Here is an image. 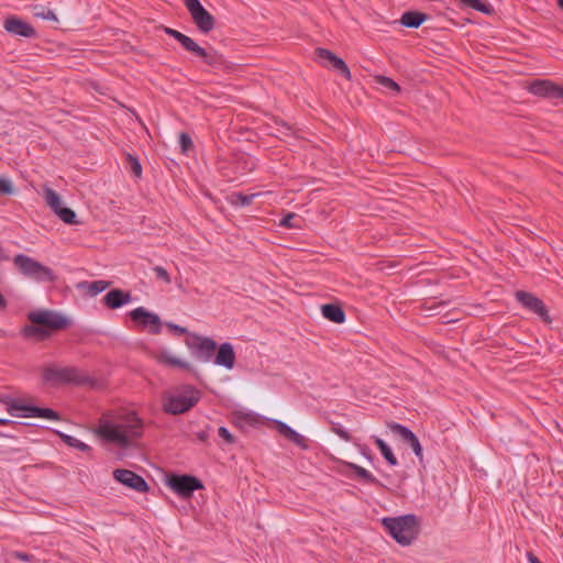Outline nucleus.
Returning a JSON list of instances; mask_svg holds the SVG:
<instances>
[{
  "label": "nucleus",
  "mask_w": 563,
  "mask_h": 563,
  "mask_svg": "<svg viewBox=\"0 0 563 563\" xmlns=\"http://www.w3.org/2000/svg\"><path fill=\"white\" fill-rule=\"evenodd\" d=\"M236 355L231 343L224 342L219 346L213 341V364L225 369H232L235 365Z\"/></svg>",
  "instance_id": "ddd939ff"
},
{
  "label": "nucleus",
  "mask_w": 563,
  "mask_h": 563,
  "mask_svg": "<svg viewBox=\"0 0 563 563\" xmlns=\"http://www.w3.org/2000/svg\"><path fill=\"white\" fill-rule=\"evenodd\" d=\"M347 466L350 470H352L354 472V474L358 478H361L365 483L372 484V485H382L380 482L371 472H368L364 467H362L357 464H354V463H349Z\"/></svg>",
  "instance_id": "a878e982"
},
{
  "label": "nucleus",
  "mask_w": 563,
  "mask_h": 563,
  "mask_svg": "<svg viewBox=\"0 0 563 563\" xmlns=\"http://www.w3.org/2000/svg\"><path fill=\"white\" fill-rule=\"evenodd\" d=\"M22 334L25 338L38 336L41 339H45L49 335V332L46 329H44L42 325H37V324L33 323V324L25 325L22 329Z\"/></svg>",
  "instance_id": "c756f323"
},
{
  "label": "nucleus",
  "mask_w": 563,
  "mask_h": 563,
  "mask_svg": "<svg viewBox=\"0 0 563 563\" xmlns=\"http://www.w3.org/2000/svg\"><path fill=\"white\" fill-rule=\"evenodd\" d=\"M382 525L393 539L402 547L410 545L419 536V519L413 514L385 517Z\"/></svg>",
  "instance_id": "f03ea898"
},
{
  "label": "nucleus",
  "mask_w": 563,
  "mask_h": 563,
  "mask_svg": "<svg viewBox=\"0 0 563 563\" xmlns=\"http://www.w3.org/2000/svg\"><path fill=\"white\" fill-rule=\"evenodd\" d=\"M9 413L12 417L44 418L53 421L60 420L59 413L51 408L24 405L21 401H11L9 405Z\"/></svg>",
  "instance_id": "0eeeda50"
},
{
  "label": "nucleus",
  "mask_w": 563,
  "mask_h": 563,
  "mask_svg": "<svg viewBox=\"0 0 563 563\" xmlns=\"http://www.w3.org/2000/svg\"><path fill=\"white\" fill-rule=\"evenodd\" d=\"M260 195V192L245 195L242 192L234 191L227 196V200L230 205L234 207H247L253 202L254 198Z\"/></svg>",
  "instance_id": "393cba45"
},
{
  "label": "nucleus",
  "mask_w": 563,
  "mask_h": 563,
  "mask_svg": "<svg viewBox=\"0 0 563 563\" xmlns=\"http://www.w3.org/2000/svg\"><path fill=\"white\" fill-rule=\"evenodd\" d=\"M3 27L9 34L14 36L32 38L36 35L35 29L30 23L15 15L7 18Z\"/></svg>",
  "instance_id": "dca6fc26"
},
{
  "label": "nucleus",
  "mask_w": 563,
  "mask_h": 563,
  "mask_svg": "<svg viewBox=\"0 0 563 563\" xmlns=\"http://www.w3.org/2000/svg\"><path fill=\"white\" fill-rule=\"evenodd\" d=\"M27 318L32 323L42 325L48 332L66 329L71 323L70 320L60 312L48 309L31 311Z\"/></svg>",
  "instance_id": "39448f33"
},
{
  "label": "nucleus",
  "mask_w": 563,
  "mask_h": 563,
  "mask_svg": "<svg viewBox=\"0 0 563 563\" xmlns=\"http://www.w3.org/2000/svg\"><path fill=\"white\" fill-rule=\"evenodd\" d=\"M388 427L390 431L398 435L405 443L416 435L409 428L397 422H391Z\"/></svg>",
  "instance_id": "c85d7f7f"
},
{
  "label": "nucleus",
  "mask_w": 563,
  "mask_h": 563,
  "mask_svg": "<svg viewBox=\"0 0 563 563\" xmlns=\"http://www.w3.org/2000/svg\"><path fill=\"white\" fill-rule=\"evenodd\" d=\"M529 563H542L532 552H527Z\"/></svg>",
  "instance_id": "3c124183"
},
{
  "label": "nucleus",
  "mask_w": 563,
  "mask_h": 563,
  "mask_svg": "<svg viewBox=\"0 0 563 563\" xmlns=\"http://www.w3.org/2000/svg\"><path fill=\"white\" fill-rule=\"evenodd\" d=\"M558 87L550 80L537 79L530 84L529 91L538 97L555 99Z\"/></svg>",
  "instance_id": "6ab92c4d"
},
{
  "label": "nucleus",
  "mask_w": 563,
  "mask_h": 563,
  "mask_svg": "<svg viewBox=\"0 0 563 563\" xmlns=\"http://www.w3.org/2000/svg\"><path fill=\"white\" fill-rule=\"evenodd\" d=\"M0 424L21 426L22 423L0 418Z\"/></svg>",
  "instance_id": "864d4df0"
},
{
  "label": "nucleus",
  "mask_w": 563,
  "mask_h": 563,
  "mask_svg": "<svg viewBox=\"0 0 563 563\" xmlns=\"http://www.w3.org/2000/svg\"><path fill=\"white\" fill-rule=\"evenodd\" d=\"M218 434L220 438H222L225 443L232 444L234 443V437L229 432V430L224 427H220L218 430Z\"/></svg>",
  "instance_id": "37998d69"
},
{
  "label": "nucleus",
  "mask_w": 563,
  "mask_h": 563,
  "mask_svg": "<svg viewBox=\"0 0 563 563\" xmlns=\"http://www.w3.org/2000/svg\"><path fill=\"white\" fill-rule=\"evenodd\" d=\"M300 222L301 220L297 214L289 212L280 219L279 225L288 229H299Z\"/></svg>",
  "instance_id": "c9c22d12"
},
{
  "label": "nucleus",
  "mask_w": 563,
  "mask_h": 563,
  "mask_svg": "<svg viewBox=\"0 0 563 563\" xmlns=\"http://www.w3.org/2000/svg\"><path fill=\"white\" fill-rule=\"evenodd\" d=\"M166 485L179 497L189 498L194 492L202 489V482L189 474H168L166 475Z\"/></svg>",
  "instance_id": "20e7f679"
},
{
  "label": "nucleus",
  "mask_w": 563,
  "mask_h": 563,
  "mask_svg": "<svg viewBox=\"0 0 563 563\" xmlns=\"http://www.w3.org/2000/svg\"><path fill=\"white\" fill-rule=\"evenodd\" d=\"M184 4L189 11L195 24L197 27L203 32L208 33L211 31V13H209L200 0H184Z\"/></svg>",
  "instance_id": "9b49d317"
},
{
  "label": "nucleus",
  "mask_w": 563,
  "mask_h": 563,
  "mask_svg": "<svg viewBox=\"0 0 563 563\" xmlns=\"http://www.w3.org/2000/svg\"><path fill=\"white\" fill-rule=\"evenodd\" d=\"M406 444L410 445L415 455L421 461L422 460V446L417 435L412 437Z\"/></svg>",
  "instance_id": "a19ab883"
},
{
  "label": "nucleus",
  "mask_w": 563,
  "mask_h": 563,
  "mask_svg": "<svg viewBox=\"0 0 563 563\" xmlns=\"http://www.w3.org/2000/svg\"><path fill=\"white\" fill-rule=\"evenodd\" d=\"M158 361L159 363L167 365L169 367L177 368L184 372H191V365L188 362L173 355L168 351L161 352L158 355Z\"/></svg>",
  "instance_id": "412c9836"
},
{
  "label": "nucleus",
  "mask_w": 563,
  "mask_h": 563,
  "mask_svg": "<svg viewBox=\"0 0 563 563\" xmlns=\"http://www.w3.org/2000/svg\"><path fill=\"white\" fill-rule=\"evenodd\" d=\"M516 300L529 311L536 313L544 323L549 324L552 322V318L549 313L544 302L531 292L518 290L516 292Z\"/></svg>",
  "instance_id": "1a4fd4ad"
},
{
  "label": "nucleus",
  "mask_w": 563,
  "mask_h": 563,
  "mask_svg": "<svg viewBox=\"0 0 563 563\" xmlns=\"http://www.w3.org/2000/svg\"><path fill=\"white\" fill-rule=\"evenodd\" d=\"M455 2L462 9H473L487 15H492L494 13L493 5L482 0H455Z\"/></svg>",
  "instance_id": "5701e85b"
},
{
  "label": "nucleus",
  "mask_w": 563,
  "mask_h": 563,
  "mask_svg": "<svg viewBox=\"0 0 563 563\" xmlns=\"http://www.w3.org/2000/svg\"><path fill=\"white\" fill-rule=\"evenodd\" d=\"M44 198L54 213L63 207L60 196L52 188L46 187L44 189Z\"/></svg>",
  "instance_id": "cd10ccee"
},
{
  "label": "nucleus",
  "mask_w": 563,
  "mask_h": 563,
  "mask_svg": "<svg viewBox=\"0 0 563 563\" xmlns=\"http://www.w3.org/2000/svg\"><path fill=\"white\" fill-rule=\"evenodd\" d=\"M374 442H375L376 446L378 448V450L380 451L384 459L387 461V463L390 466H396L398 464V461H397L396 456L394 455L389 445L378 437H374Z\"/></svg>",
  "instance_id": "bb28decb"
},
{
  "label": "nucleus",
  "mask_w": 563,
  "mask_h": 563,
  "mask_svg": "<svg viewBox=\"0 0 563 563\" xmlns=\"http://www.w3.org/2000/svg\"><path fill=\"white\" fill-rule=\"evenodd\" d=\"M314 53L321 63H329L334 70L339 71L346 79H351L350 68L342 58L323 47L316 48Z\"/></svg>",
  "instance_id": "2eb2a0df"
},
{
  "label": "nucleus",
  "mask_w": 563,
  "mask_h": 563,
  "mask_svg": "<svg viewBox=\"0 0 563 563\" xmlns=\"http://www.w3.org/2000/svg\"><path fill=\"white\" fill-rule=\"evenodd\" d=\"M131 301V292L120 288L109 290L102 298V303L110 309H119Z\"/></svg>",
  "instance_id": "a211bd4d"
},
{
  "label": "nucleus",
  "mask_w": 563,
  "mask_h": 563,
  "mask_svg": "<svg viewBox=\"0 0 563 563\" xmlns=\"http://www.w3.org/2000/svg\"><path fill=\"white\" fill-rule=\"evenodd\" d=\"M36 15L44 20H57L55 13L49 9H43L41 12H37Z\"/></svg>",
  "instance_id": "49530a36"
},
{
  "label": "nucleus",
  "mask_w": 563,
  "mask_h": 563,
  "mask_svg": "<svg viewBox=\"0 0 563 563\" xmlns=\"http://www.w3.org/2000/svg\"><path fill=\"white\" fill-rule=\"evenodd\" d=\"M331 431L346 442L352 440L351 434L338 422H331Z\"/></svg>",
  "instance_id": "58836bf2"
},
{
  "label": "nucleus",
  "mask_w": 563,
  "mask_h": 563,
  "mask_svg": "<svg viewBox=\"0 0 563 563\" xmlns=\"http://www.w3.org/2000/svg\"><path fill=\"white\" fill-rule=\"evenodd\" d=\"M555 99H563V88L560 86L558 87Z\"/></svg>",
  "instance_id": "6e6d98bb"
},
{
  "label": "nucleus",
  "mask_w": 563,
  "mask_h": 563,
  "mask_svg": "<svg viewBox=\"0 0 563 563\" xmlns=\"http://www.w3.org/2000/svg\"><path fill=\"white\" fill-rule=\"evenodd\" d=\"M558 5H559V8H560L561 10H563V0H559V1H558Z\"/></svg>",
  "instance_id": "13d9d810"
},
{
  "label": "nucleus",
  "mask_w": 563,
  "mask_h": 563,
  "mask_svg": "<svg viewBox=\"0 0 563 563\" xmlns=\"http://www.w3.org/2000/svg\"><path fill=\"white\" fill-rule=\"evenodd\" d=\"M130 318L142 329H147L152 334L161 332L162 322L157 314L147 311L144 307H137L130 311Z\"/></svg>",
  "instance_id": "9d476101"
},
{
  "label": "nucleus",
  "mask_w": 563,
  "mask_h": 563,
  "mask_svg": "<svg viewBox=\"0 0 563 563\" xmlns=\"http://www.w3.org/2000/svg\"><path fill=\"white\" fill-rule=\"evenodd\" d=\"M8 256L5 255L4 249L0 246V263L7 261Z\"/></svg>",
  "instance_id": "5fc2aeb1"
},
{
  "label": "nucleus",
  "mask_w": 563,
  "mask_h": 563,
  "mask_svg": "<svg viewBox=\"0 0 563 563\" xmlns=\"http://www.w3.org/2000/svg\"><path fill=\"white\" fill-rule=\"evenodd\" d=\"M125 168L129 169L135 177H141L142 166L137 157L128 153L125 154Z\"/></svg>",
  "instance_id": "473e14b6"
},
{
  "label": "nucleus",
  "mask_w": 563,
  "mask_h": 563,
  "mask_svg": "<svg viewBox=\"0 0 563 563\" xmlns=\"http://www.w3.org/2000/svg\"><path fill=\"white\" fill-rule=\"evenodd\" d=\"M165 33L168 34L169 36L174 37L178 43L181 41V38L185 35L181 32L170 29V27H165Z\"/></svg>",
  "instance_id": "de8ad7c7"
},
{
  "label": "nucleus",
  "mask_w": 563,
  "mask_h": 563,
  "mask_svg": "<svg viewBox=\"0 0 563 563\" xmlns=\"http://www.w3.org/2000/svg\"><path fill=\"white\" fill-rule=\"evenodd\" d=\"M427 20V14L419 11H406L402 13L400 23L410 29L419 27Z\"/></svg>",
  "instance_id": "b1692460"
},
{
  "label": "nucleus",
  "mask_w": 563,
  "mask_h": 563,
  "mask_svg": "<svg viewBox=\"0 0 563 563\" xmlns=\"http://www.w3.org/2000/svg\"><path fill=\"white\" fill-rule=\"evenodd\" d=\"M43 379L51 385H62L68 383H81L79 373L74 367L46 366L43 369Z\"/></svg>",
  "instance_id": "6e6552de"
},
{
  "label": "nucleus",
  "mask_w": 563,
  "mask_h": 563,
  "mask_svg": "<svg viewBox=\"0 0 563 563\" xmlns=\"http://www.w3.org/2000/svg\"><path fill=\"white\" fill-rule=\"evenodd\" d=\"M187 346L198 358L207 362L211 357V338L188 334L185 340Z\"/></svg>",
  "instance_id": "4468645a"
},
{
  "label": "nucleus",
  "mask_w": 563,
  "mask_h": 563,
  "mask_svg": "<svg viewBox=\"0 0 563 563\" xmlns=\"http://www.w3.org/2000/svg\"><path fill=\"white\" fill-rule=\"evenodd\" d=\"M213 70L214 69H222L225 73H230L234 68V64L231 62H228L222 55H218L213 52Z\"/></svg>",
  "instance_id": "f704fd0d"
},
{
  "label": "nucleus",
  "mask_w": 563,
  "mask_h": 563,
  "mask_svg": "<svg viewBox=\"0 0 563 563\" xmlns=\"http://www.w3.org/2000/svg\"><path fill=\"white\" fill-rule=\"evenodd\" d=\"M60 438L65 444L71 446V448H75L81 452H90L91 451V448L88 444H86L85 442L80 441L79 439H77L73 435L60 433Z\"/></svg>",
  "instance_id": "2f4dec72"
},
{
  "label": "nucleus",
  "mask_w": 563,
  "mask_h": 563,
  "mask_svg": "<svg viewBox=\"0 0 563 563\" xmlns=\"http://www.w3.org/2000/svg\"><path fill=\"white\" fill-rule=\"evenodd\" d=\"M197 401V391L194 388H188L167 397L164 400L163 407L167 413L180 415L194 407Z\"/></svg>",
  "instance_id": "423d86ee"
},
{
  "label": "nucleus",
  "mask_w": 563,
  "mask_h": 563,
  "mask_svg": "<svg viewBox=\"0 0 563 563\" xmlns=\"http://www.w3.org/2000/svg\"><path fill=\"white\" fill-rule=\"evenodd\" d=\"M321 313L327 320L341 324L345 321V312L340 305L324 303L321 306Z\"/></svg>",
  "instance_id": "aec40b11"
},
{
  "label": "nucleus",
  "mask_w": 563,
  "mask_h": 563,
  "mask_svg": "<svg viewBox=\"0 0 563 563\" xmlns=\"http://www.w3.org/2000/svg\"><path fill=\"white\" fill-rule=\"evenodd\" d=\"M110 282L108 280H93V282H86L82 284L84 287L87 288V291L90 296H97L98 294L102 292L110 286Z\"/></svg>",
  "instance_id": "7c9ffc66"
},
{
  "label": "nucleus",
  "mask_w": 563,
  "mask_h": 563,
  "mask_svg": "<svg viewBox=\"0 0 563 563\" xmlns=\"http://www.w3.org/2000/svg\"><path fill=\"white\" fill-rule=\"evenodd\" d=\"M179 44L185 51H187L196 57H199L203 60H207V58L209 57L207 49L201 47L198 43H196L191 37L187 35H184Z\"/></svg>",
  "instance_id": "4be33fe9"
},
{
  "label": "nucleus",
  "mask_w": 563,
  "mask_h": 563,
  "mask_svg": "<svg viewBox=\"0 0 563 563\" xmlns=\"http://www.w3.org/2000/svg\"><path fill=\"white\" fill-rule=\"evenodd\" d=\"M0 194L11 195L13 194V186L10 179L0 178Z\"/></svg>",
  "instance_id": "79ce46f5"
},
{
  "label": "nucleus",
  "mask_w": 563,
  "mask_h": 563,
  "mask_svg": "<svg viewBox=\"0 0 563 563\" xmlns=\"http://www.w3.org/2000/svg\"><path fill=\"white\" fill-rule=\"evenodd\" d=\"M154 273H155V275H156V277H157L158 279H162V280H164V282L169 283V280H170V279H169V275H168L167 271H166L164 267H162V266H155V267H154Z\"/></svg>",
  "instance_id": "c03bdc74"
},
{
  "label": "nucleus",
  "mask_w": 563,
  "mask_h": 563,
  "mask_svg": "<svg viewBox=\"0 0 563 563\" xmlns=\"http://www.w3.org/2000/svg\"><path fill=\"white\" fill-rule=\"evenodd\" d=\"M238 419L241 421V422H245L250 426H256L261 422V417L260 415L257 413H254V412H241L239 416H238Z\"/></svg>",
  "instance_id": "e433bc0d"
},
{
  "label": "nucleus",
  "mask_w": 563,
  "mask_h": 563,
  "mask_svg": "<svg viewBox=\"0 0 563 563\" xmlns=\"http://www.w3.org/2000/svg\"><path fill=\"white\" fill-rule=\"evenodd\" d=\"M274 424L276 430L284 435L287 440L292 442L295 445L302 450H308L310 448L308 439H306L302 434L298 433L287 423L280 420H274Z\"/></svg>",
  "instance_id": "f3484780"
},
{
  "label": "nucleus",
  "mask_w": 563,
  "mask_h": 563,
  "mask_svg": "<svg viewBox=\"0 0 563 563\" xmlns=\"http://www.w3.org/2000/svg\"><path fill=\"white\" fill-rule=\"evenodd\" d=\"M56 214L58 216V218L65 222L66 224H77L78 221H77V216L75 213L74 210H71L70 208H67V207H62L57 212Z\"/></svg>",
  "instance_id": "72a5a7b5"
},
{
  "label": "nucleus",
  "mask_w": 563,
  "mask_h": 563,
  "mask_svg": "<svg viewBox=\"0 0 563 563\" xmlns=\"http://www.w3.org/2000/svg\"><path fill=\"white\" fill-rule=\"evenodd\" d=\"M5 306H7V300L4 299L2 294L0 292V308H4Z\"/></svg>",
  "instance_id": "4d7b16f0"
},
{
  "label": "nucleus",
  "mask_w": 563,
  "mask_h": 563,
  "mask_svg": "<svg viewBox=\"0 0 563 563\" xmlns=\"http://www.w3.org/2000/svg\"><path fill=\"white\" fill-rule=\"evenodd\" d=\"M16 559H19L20 561H24V562H30L31 559H32V555L27 554V553H24V552H18L15 554Z\"/></svg>",
  "instance_id": "09e8293b"
},
{
  "label": "nucleus",
  "mask_w": 563,
  "mask_h": 563,
  "mask_svg": "<svg viewBox=\"0 0 563 563\" xmlns=\"http://www.w3.org/2000/svg\"><path fill=\"white\" fill-rule=\"evenodd\" d=\"M280 128L282 129H278V132L284 133L286 135H288L290 133V131H291L290 125H288L286 122H282L280 123Z\"/></svg>",
  "instance_id": "8fccbe9b"
},
{
  "label": "nucleus",
  "mask_w": 563,
  "mask_h": 563,
  "mask_svg": "<svg viewBox=\"0 0 563 563\" xmlns=\"http://www.w3.org/2000/svg\"><path fill=\"white\" fill-rule=\"evenodd\" d=\"M377 82L383 86L384 88L386 89H389V90H394L396 92H400V86L395 81L393 80L391 78L389 77H386V76H379L377 78Z\"/></svg>",
  "instance_id": "4c0bfd02"
},
{
  "label": "nucleus",
  "mask_w": 563,
  "mask_h": 563,
  "mask_svg": "<svg viewBox=\"0 0 563 563\" xmlns=\"http://www.w3.org/2000/svg\"><path fill=\"white\" fill-rule=\"evenodd\" d=\"M179 145L181 148V152L187 154L192 148V141L189 134L181 132L179 134Z\"/></svg>",
  "instance_id": "ea45409f"
},
{
  "label": "nucleus",
  "mask_w": 563,
  "mask_h": 563,
  "mask_svg": "<svg viewBox=\"0 0 563 563\" xmlns=\"http://www.w3.org/2000/svg\"><path fill=\"white\" fill-rule=\"evenodd\" d=\"M113 478L122 485L134 489L137 493H146L150 487L146 481L130 470L118 468L113 472Z\"/></svg>",
  "instance_id": "f8f14e48"
},
{
  "label": "nucleus",
  "mask_w": 563,
  "mask_h": 563,
  "mask_svg": "<svg viewBox=\"0 0 563 563\" xmlns=\"http://www.w3.org/2000/svg\"><path fill=\"white\" fill-rule=\"evenodd\" d=\"M144 423L133 411L124 413H103L96 428V433L103 441L121 449L130 448L143 435Z\"/></svg>",
  "instance_id": "f257e3e1"
},
{
  "label": "nucleus",
  "mask_w": 563,
  "mask_h": 563,
  "mask_svg": "<svg viewBox=\"0 0 563 563\" xmlns=\"http://www.w3.org/2000/svg\"><path fill=\"white\" fill-rule=\"evenodd\" d=\"M14 265L18 267L21 274L24 276L32 278L40 283H51L54 282L56 276L49 267L43 265L42 263L35 261L34 258L24 255L18 254L13 258Z\"/></svg>",
  "instance_id": "7ed1b4c3"
},
{
  "label": "nucleus",
  "mask_w": 563,
  "mask_h": 563,
  "mask_svg": "<svg viewBox=\"0 0 563 563\" xmlns=\"http://www.w3.org/2000/svg\"><path fill=\"white\" fill-rule=\"evenodd\" d=\"M166 327L170 331H173L175 334H177V335H180V334H187L188 335L189 334L186 328L180 327L178 324H174V323L167 322Z\"/></svg>",
  "instance_id": "a18cd8bd"
},
{
  "label": "nucleus",
  "mask_w": 563,
  "mask_h": 563,
  "mask_svg": "<svg viewBox=\"0 0 563 563\" xmlns=\"http://www.w3.org/2000/svg\"><path fill=\"white\" fill-rule=\"evenodd\" d=\"M1 401L7 406V410L9 411V405L11 401H19L18 399L11 398L9 396H4L1 398Z\"/></svg>",
  "instance_id": "603ef678"
}]
</instances>
